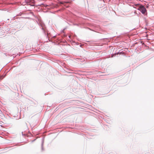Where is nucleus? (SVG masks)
<instances>
[{
	"instance_id": "1",
	"label": "nucleus",
	"mask_w": 154,
	"mask_h": 154,
	"mask_svg": "<svg viewBox=\"0 0 154 154\" xmlns=\"http://www.w3.org/2000/svg\"><path fill=\"white\" fill-rule=\"evenodd\" d=\"M139 10L143 14H144L146 11L145 8L143 6H140Z\"/></svg>"
},
{
	"instance_id": "2",
	"label": "nucleus",
	"mask_w": 154,
	"mask_h": 154,
	"mask_svg": "<svg viewBox=\"0 0 154 154\" xmlns=\"http://www.w3.org/2000/svg\"><path fill=\"white\" fill-rule=\"evenodd\" d=\"M61 4H63L64 3L63 2H60Z\"/></svg>"
}]
</instances>
